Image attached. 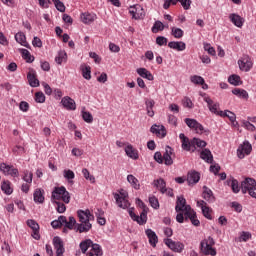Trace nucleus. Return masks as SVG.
Listing matches in <instances>:
<instances>
[{"mask_svg": "<svg viewBox=\"0 0 256 256\" xmlns=\"http://www.w3.org/2000/svg\"><path fill=\"white\" fill-rule=\"evenodd\" d=\"M77 215L80 224L76 225V231L79 233H87L91 231V227H93V225L90 224V221H95V216L91 214V211L89 209L78 210Z\"/></svg>", "mask_w": 256, "mask_h": 256, "instance_id": "obj_1", "label": "nucleus"}, {"mask_svg": "<svg viewBox=\"0 0 256 256\" xmlns=\"http://www.w3.org/2000/svg\"><path fill=\"white\" fill-rule=\"evenodd\" d=\"M213 245H215V240L213 239V237L209 236L203 239L200 242L201 253H203V255H211V256L217 255V250L213 248Z\"/></svg>", "mask_w": 256, "mask_h": 256, "instance_id": "obj_2", "label": "nucleus"}, {"mask_svg": "<svg viewBox=\"0 0 256 256\" xmlns=\"http://www.w3.org/2000/svg\"><path fill=\"white\" fill-rule=\"evenodd\" d=\"M52 199H54V201H63L65 203H69L71 201V195L65 186L55 187L52 192Z\"/></svg>", "mask_w": 256, "mask_h": 256, "instance_id": "obj_3", "label": "nucleus"}, {"mask_svg": "<svg viewBox=\"0 0 256 256\" xmlns=\"http://www.w3.org/2000/svg\"><path fill=\"white\" fill-rule=\"evenodd\" d=\"M242 193H249L250 197L256 199V181L253 178H246L241 183Z\"/></svg>", "mask_w": 256, "mask_h": 256, "instance_id": "obj_4", "label": "nucleus"}, {"mask_svg": "<svg viewBox=\"0 0 256 256\" xmlns=\"http://www.w3.org/2000/svg\"><path fill=\"white\" fill-rule=\"evenodd\" d=\"M184 121L187 127H189L190 129H193V131H195V133H198V135H203V133H209V130H205L203 125H201V123H199L195 119L186 118Z\"/></svg>", "mask_w": 256, "mask_h": 256, "instance_id": "obj_5", "label": "nucleus"}, {"mask_svg": "<svg viewBox=\"0 0 256 256\" xmlns=\"http://www.w3.org/2000/svg\"><path fill=\"white\" fill-rule=\"evenodd\" d=\"M238 66L240 71H245L247 73L248 71H251V68L253 67V61H251V57H249V55H243L238 60Z\"/></svg>", "mask_w": 256, "mask_h": 256, "instance_id": "obj_6", "label": "nucleus"}, {"mask_svg": "<svg viewBox=\"0 0 256 256\" xmlns=\"http://www.w3.org/2000/svg\"><path fill=\"white\" fill-rule=\"evenodd\" d=\"M165 245L174 251L175 253H181L185 249V245L179 241H173L171 238H167L164 240Z\"/></svg>", "mask_w": 256, "mask_h": 256, "instance_id": "obj_7", "label": "nucleus"}, {"mask_svg": "<svg viewBox=\"0 0 256 256\" xmlns=\"http://www.w3.org/2000/svg\"><path fill=\"white\" fill-rule=\"evenodd\" d=\"M202 97H204V101L207 103L209 111L214 113V115H219L221 117V111H219V103L214 102L211 97L207 96L206 94H203Z\"/></svg>", "mask_w": 256, "mask_h": 256, "instance_id": "obj_8", "label": "nucleus"}, {"mask_svg": "<svg viewBox=\"0 0 256 256\" xmlns=\"http://www.w3.org/2000/svg\"><path fill=\"white\" fill-rule=\"evenodd\" d=\"M128 213L131 219H133V221H137L139 225H144V223H147V211L145 209L142 210V212L140 213V216L135 214V212L133 211V208L128 209Z\"/></svg>", "mask_w": 256, "mask_h": 256, "instance_id": "obj_9", "label": "nucleus"}, {"mask_svg": "<svg viewBox=\"0 0 256 256\" xmlns=\"http://www.w3.org/2000/svg\"><path fill=\"white\" fill-rule=\"evenodd\" d=\"M0 171L4 175H10L11 177H19V170L12 165H7L6 163L0 164Z\"/></svg>", "mask_w": 256, "mask_h": 256, "instance_id": "obj_10", "label": "nucleus"}, {"mask_svg": "<svg viewBox=\"0 0 256 256\" xmlns=\"http://www.w3.org/2000/svg\"><path fill=\"white\" fill-rule=\"evenodd\" d=\"M129 13L132 15V19L139 20L145 18V10L141 7V5L131 6Z\"/></svg>", "mask_w": 256, "mask_h": 256, "instance_id": "obj_11", "label": "nucleus"}, {"mask_svg": "<svg viewBox=\"0 0 256 256\" xmlns=\"http://www.w3.org/2000/svg\"><path fill=\"white\" fill-rule=\"evenodd\" d=\"M252 150H253V147L251 146V143L245 141L242 145L238 147L237 155L239 159H244L245 155H249Z\"/></svg>", "mask_w": 256, "mask_h": 256, "instance_id": "obj_12", "label": "nucleus"}, {"mask_svg": "<svg viewBox=\"0 0 256 256\" xmlns=\"http://www.w3.org/2000/svg\"><path fill=\"white\" fill-rule=\"evenodd\" d=\"M185 219H190L192 225L195 227H199L201 225V222L199 219H197V213H195V210H192L191 207H186V212H184Z\"/></svg>", "mask_w": 256, "mask_h": 256, "instance_id": "obj_13", "label": "nucleus"}, {"mask_svg": "<svg viewBox=\"0 0 256 256\" xmlns=\"http://www.w3.org/2000/svg\"><path fill=\"white\" fill-rule=\"evenodd\" d=\"M53 245L56 251V256H63L65 253V246L63 245V240L59 236L53 238Z\"/></svg>", "mask_w": 256, "mask_h": 256, "instance_id": "obj_14", "label": "nucleus"}, {"mask_svg": "<svg viewBox=\"0 0 256 256\" xmlns=\"http://www.w3.org/2000/svg\"><path fill=\"white\" fill-rule=\"evenodd\" d=\"M61 104L65 109L68 111H75L77 109V104L75 103V100L69 96H65L61 100Z\"/></svg>", "mask_w": 256, "mask_h": 256, "instance_id": "obj_15", "label": "nucleus"}, {"mask_svg": "<svg viewBox=\"0 0 256 256\" xmlns=\"http://www.w3.org/2000/svg\"><path fill=\"white\" fill-rule=\"evenodd\" d=\"M187 200L184 199L183 196H178L177 197V202H176V212L179 213L182 211V213H187V207H191L190 205H186Z\"/></svg>", "mask_w": 256, "mask_h": 256, "instance_id": "obj_16", "label": "nucleus"}, {"mask_svg": "<svg viewBox=\"0 0 256 256\" xmlns=\"http://www.w3.org/2000/svg\"><path fill=\"white\" fill-rule=\"evenodd\" d=\"M229 20L231 21V23H233V25H235V27H238L239 29H241V27H243L245 23V18L241 17L239 14L236 13H231L229 15Z\"/></svg>", "mask_w": 256, "mask_h": 256, "instance_id": "obj_17", "label": "nucleus"}, {"mask_svg": "<svg viewBox=\"0 0 256 256\" xmlns=\"http://www.w3.org/2000/svg\"><path fill=\"white\" fill-rule=\"evenodd\" d=\"M179 139L182 143V149L184 151H193V140L189 141V138L185 134L181 133Z\"/></svg>", "mask_w": 256, "mask_h": 256, "instance_id": "obj_18", "label": "nucleus"}, {"mask_svg": "<svg viewBox=\"0 0 256 256\" xmlns=\"http://www.w3.org/2000/svg\"><path fill=\"white\" fill-rule=\"evenodd\" d=\"M150 131L151 133L157 135V137H160L161 139H163V137L167 135V132L165 131V126L163 125L154 124L151 126Z\"/></svg>", "mask_w": 256, "mask_h": 256, "instance_id": "obj_19", "label": "nucleus"}, {"mask_svg": "<svg viewBox=\"0 0 256 256\" xmlns=\"http://www.w3.org/2000/svg\"><path fill=\"white\" fill-rule=\"evenodd\" d=\"M114 199L116 201V204L120 209H129L131 207V204L129 203V200L127 198H119L118 193H114Z\"/></svg>", "mask_w": 256, "mask_h": 256, "instance_id": "obj_20", "label": "nucleus"}, {"mask_svg": "<svg viewBox=\"0 0 256 256\" xmlns=\"http://www.w3.org/2000/svg\"><path fill=\"white\" fill-rule=\"evenodd\" d=\"M125 153L130 159H139V151H137V149H135L131 144H128L125 147Z\"/></svg>", "mask_w": 256, "mask_h": 256, "instance_id": "obj_21", "label": "nucleus"}, {"mask_svg": "<svg viewBox=\"0 0 256 256\" xmlns=\"http://www.w3.org/2000/svg\"><path fill=\"white\" fill-rule=\"evenodd\" d=\"M168 47L170 49H174V51H185L187 49V45L183 41H172L168 43Z\"/></svg>", "mask_w": 256, "mask_h": 256, "instance_id": "obj_22", "label": "nucleus"}, {"mask_svg": "<svg viewBox=\"0 0 256 256\" xmlns=\"http://www.w3.org/2000/svg\"><path fill=\"white\" fill-rule=\"evenodd\" d=\"M148 239H149V243L152 247H157V243L159 242V238L157 237V234L155 233V231L151 230V229H147L145 231Z\"/></svg>", "mask_w": 256, "mask_h": 256, "instance_id": "obj_23", "label": "nucleus"}, {"mask_svg": "<svg viewBox=\"0 0 256 256\" xmlns=\"http://www.w3.org/2000/svg\"><path fill=\"white\" fill-rule=\"evenodd\" d=\"M87 256H101L103 255V250L99 244H92L90 250L86 253Z\"/></svg>", "mask_w": 256, "mask_h": 256, "instance_id": "obj_24", "label": "nucleus"}, {"mask_svg": "<svg viewBox=\"0 0 256 256\" xmlns=\"http://www.w3.org/2000/svg\"><path fill=\"white\" fill-rule=\"evenodd\" d=\"M80 19L82 23H85V25H89V23H93V21L97 19V16L95 14L85 12L81 14Z\"/></svg>", "mask_w": 256, "mask_h": 256, "instance_id": "obj_25", "label": "nucleus"}, {"mask_svg": "<svg viewBox=\"0 0 256 256\" xmlns=\"http://www.w3.org/2000/svg\"><path fill=\"white\" fill-rule=\"evenodd\" d=\"M77 225V220H75V217L70 216L67 220V217H65V222H63L64 226V232L67 231V229H74V227Z\"/></svg>", "mask_w": 256, "mask_h": 256, "instance_id": "obj_26", "label": "nucleus"}, {"mask_svg": "<svg viewBox=\"0 0 256 256\" xmlns=\"http://www.w3.org/2000/svg\"><path fill=\"white\" fill-rule=\"evenodd\" d=\"M199 179H201V176L198 172L192 171L188 173L187 182L189 185H195V183H199Z\"/></svg>", "mask_w": 256, "mask_h": 256, "instance_id": "obj_27", "label": "nucleus"}, {"mask_svg": "<svg viewBox=\"0 0 256 256\" xmlns=\"http://www.w3.org/2000/svg\"><path fill=\"white\" fill-rule=\"evenodd\" d=\"M171 155H173V149L171 147H166V151L163 154V161L166 165H173V158H171Z\"/></svg>", "mask_w": 256, "mask_h": 256, "instance_id": "obj_28", "label": "nucleus"}, {"mask_svg": "<svg viewBox=\"0 0 256 256\" xmlns=\"http://www.w3.org/2000/svg\"><path fill=\"white\" fill-rule=\"evenodd\" d=\"M15 40L17 41V43L22 45V47H27V49H29V43H27V38L25 37L24 33L22 32L16 33Z\"/></svg>", "mask_w": 256, "mask_h": 256, "instance_id": "obj_29", "label": "nucleus"}, {"mask_svg": "<svg viewBox=\"0 0 256 256\" xmlns=\"http://www.w3.org/2000/svg\"><path fill=\"white\" fill-rule=\"evenodd\" d=\"M203 189V198L205 201H208V203H214L215 196H213V191H211V189L207 188L206 186H204Z\"/></svg>", "mask_w": 256, "mask_h": 256, "instance_id": "obj_30", "label": "nucleus"}, {"mask_svg": "<svg viewBox=\"0 0 256 256\" xmlns=\"http://www.w3.org/2000/svg\"><path fill=\"white\" fill-rule=\"evenodd\" d=\"M127 181L136 191H139V189H141V184H139V180L135 176H133V174H129L127 176Z\"/></svg>", "mask_w": 256, "mask_h": 256, "instance_id": "obj_31", "label": "nucleus"}, {"mask_svg": "<svg viewBox=\"0 0 256 256\" xmlns=\"http://www.w3.org/2000/svg\"><path fill=\"white\" fill-rule=\"evenodd\" d=\"M200 157L203 161H206V163H213V154H211V150L209 149L202 150Z\"/></svg>", "mask_w": 256, "mask_h": 256, "instance_id": "obj_32", "label": "nucleus"}, {"mask_svg": "<svg viewBox=\"0 0 256 256\" xmlns=\"http://www.w3.org/2000/svg\"><path fill=\"white\" fill-rule=\"evenodd\" d=\"M154 187H157L161 193H167V184L165 183V180L162 178L154 180L153 182Z\"/></svg>", "mask_w": 256, "mask_h": 256, "instance_id": "obj_33", "label": "nucleus"}, {"mask_svg": "<svg viewBox=\"0 0 256 256\" xmlns=\"http://www.w3.org/2000/svg\"><path fill=\"white\" fill-rule=\"evenodd\" d=\"M137 73L138 75H140V77H142L143 79H147L148 81H153L154 79L153 74H151V72H149V70L145 68H138Z\"/></svg>", "mask_w": 256, "mask_h": 256, "instance_id": "obj_34", "label": "nucleus"}, {"mask_svg": "<svg viewBox=\"0 0 256 256\" xmlns=\"http://www.w3.org/2000/svg\"><path fill=\"white\" fill-rule=\"evenodd\" d=\"M27 79L30 87H39V80L37 79L35 73L29 72L27 75Z\"/></svg>", "mask_w": 256, "mask_h": 256, "instance_id": "obj_35", "label": "nucleus"}, {"mask_svg": "<svg viewBox=\"0 0 256 256\" xmlns=\"http://www.w3.org/2000/svg\"><path fill=\"white\" fill-rule=\"evenodd\" d=\"M145 105H146L147 115L149 117H153L155 115V112L153 111V107H155V100H146Z\"/></svg>", "mask_w": 256, "mask_h": 256, "instance_id": "obj_36", "label": "nucleus"}, {"mask_svg": "<svg viewBox=\"0 0 256 256\" xmlns=\"http://www.w3.org/2000/svg\"><path fill=\"white\" fill-rule=\"evenodd\" d=\"M93 241L91 239L84 240L80 243L81 252L87 254V250L91 249Z\"/></svg>", "mask_w": 256, "mask_h": 256, "instance_id": "obj_37", "label": "nucleus"}, {"mask_svg": "<svg viewBox=\"0 0 256 256\" xmlns=\"http://www.w3.org/2000/svg\"><path fill=\"white\" fill-rule=\"evenodd\" d=\"M33 197L36 203H44L45 201V196H43V190L41 189H36L34 191Z\"/></svg>", "mask_w": 256, "mask_h": 256, "instance_id": "obj_38", "label": "nucleus"}, {"mask_svg": "<svg viewBox=\"0 0 256 256\" xmlns=\"http://www.w3.org/2000/svg\"><path fill=\"white\" fill-rule=\"evenodd\" d=\"M233 95H236L240 99H249V93L244 89L236 88L232 91Z\"/></svg>", "mask_w": 256, "mask_h": 256, "instance_id": "obj_39", "label": "nucleus"}, {"mask_svg": "<svg viewBox=\"0 0 256 256\" xmlns=\"http://www.w3.org/2000/svg\"><path fill=\"white\" fill-rule=\"evenodd\" d=\"M21 55L23 59H25L26 63H33L35 61V58L31 56V52L27 49H20Z\"/></svg>", "mask_w": 256, "mask_h": 256, "instance_id": "obj_40", "label": "nucleus"}, {"mask_svg": "<svg viewBox=\"0 0 256 256\" xmlns=\"http://www.w3.org/2000/svg\"><path fill=\"white\" fill-rule=\"evenodd\" d=\"M195 147H207V142H205L204 140H201L199 138H193L192 139V151H195Z\"/></svg>", "mask_w": 256, "mask_h": 256, "instance_id": "obj_41", "label": "nucleus"}, {"mask_svg": "<svg viewBox=\"0 0 256 256\" xmlns=\"http://www.w3.org/2000/svg\"><path fill=\"white\" fill-rule=\"evenodd\" d=\"M63 177L67 179L68 183H73V180L75 179V172L65 169L63 171Z\"/></svg>", "mask_w": 256, "mask_h": 256, "instance_id": "obj_42", "label": "nucleus"}, {"mask_svg": "<svg viewBox=\"0 0 256 256\" xmlns=\"http://www.w3.org/2000/svg\"><path fill=\"white\" fill-rule=\"evenodd\" d=\"M55 61L58 65H61L63 61H67V53L63 50H60L58 55L55 57Z\"/></svg>", "mask_w": 256, "mask_h": 256, "instance_id": "obj_43", "label": "nucleus"}, {"mask_svg": "<svg viewBox=\"0 0 256 256\" xmlns=\"http://www.w3.org/2000/svg\"><path fill=\"white\" fill-rule=\"evenodd\" d=\"M63 223H65V216H59L57 220L51 222V225L53 229H59V227L63 226Z\"/></svg>", "mask_w": 256, "mask_h": 256, "instance_id": "obj_44", "label": "nucleus"}, {"mask_svg": "<svg viewBox=\"0 0 256 256\" xmlns=\"http://www.w3.org/2000/svg\"><path fill=\"white\" fill-rule=\"evenodd\" d=\"M227 184L230 185L233 193H239V182L235 179H230L227 181Z\"/></svg>", "mask_w": 256, "mask_h": 256, "instance_id": "obj_45", "label": "nucleus"}, {"mask_svg": "<svg viewBox=\"0 0 256 256\" xmlns=\"http://www.w3.org/2000/svg\"><path fill=\"white\" fill-rule=\"evenodd\" d=\"M190 81L191 83H193L194 85H204L205 83V79H203V77L199 76V75H193L190 77Z\"/></svg>", "mask_w": 256, "mask_h": 256, "instance_id": "obj_46", "label": "nucleus"}, {"mask_svg": "<svg viewBox=\"0 0 256 256\" xmlns=\"http://www.w3.org/2000/svg\"><path fill=\"white\" fill-rule=\"evenodd\" d=\"M220 117H228L230 121H235V119H237V116L235 115V113L229 110L220 111Z\"/></svg>", "mask_w": 256, "mask_h": 256, "instance_id": "obj_47", "label": "nucleus"}, {"mask_svg": "<svg viewBox=\"0 0 256 256\" xmlns=\"http://www.w3.org/2000/svg\"><path fill=\"white\" fill-rule=\"evenodd\" d=\"M82 174L84 179H86L87 181H90V183H95V176L91 175V173H89V170L87 168L82 169Z\"/></svg>", "mask_w": 256, "mask_h": 256, "instance_id": "obj_48", "label": "nucleus"}, {"mask_svg": "<svg viewBox=\"0 0 256 256\" xmlns=\"http://www.w3.org/2000/svg\"><path fill=\"white\" fill-rule=\"evenodd\" d=\"M171 31H172V35H173V37H175V39H181V37H183V35H184V32L181 28L172 27Z\"/></svg>", "mask_w": 256, "mask_h": 256, "instance_id": "obj_49", "label": "nucleus"}, {"mask_svg": "<svg viewBox=\"0 0 256 256\" xmlns=\"http://www.w3.org/2000/svg\"><path fill=\"white\" fill-rule=\"evenodd\" d=\"M1 189L6 195H11V193H13V189L11 188L9 182H3L1 185Z\"/></svg>", "mask_w": 256, "mask_h": 256, "instance_id": "obj_50", "label": "nucleus"}, {"mask_svg": "<svg viewBox=\"0 0 256 256\" xmlns=\"http://www.w3.org/2000/svg\"><path fill=\"white\" fill-rule=\"evenodd\" d=\"M163 29H165V26L163 25V22L156 21L155 24L152 27V32L153 33H159V31H163Z\"/></svg>", "mask_w": 256, "mask_h": 256, "instance_id": "obj_51", "label": "nucleus"}, {"mask_svg": "<svg viewBox=\"0 0 256 256\" xmlns=\"http://www.w3.org/2000/svg\"><path fill=\"white\" fill-rule=\"evenodd\" d=\"M82 76L84 79H87L89 81L91 79V67L90 66H85L82 68Z\"/></svg>", "mask_w": 256, "mask_h": 256, "instance_id": "obj_52", "label": "nucleus"}, {"mask_svg": "<svg viewBox=\"0 0 256 256\" xmlns=\"http://www.w3.org/2000/svg\"><path fill=\"white\" fill-rule=\"evenodd\" d=\"M241 81V77H239V75H231L229 78H228V82L231 84V85H239Z\"/></svg>", "mask_w": 256, "mask_h": 256, "instance_id": "obj_53", "label": "nucleus"}, {"mask_svg": "<svg viewBox=\"0 0 256 256\" xmlns=\"http://www.w3.org/2000/svg\"><path fill=\"white\" fill-rule=\"evenodd\" d=\"M82 119H84L86 123H93V115L89 112L82 111Z\"/></svg>", "mask_w": 256, "mask_h": 256, "instance_id": "obj_54", "label": "nucleus"}, {"mask_svg": "<svg viewBox=\"0 0 256 256\" xmlns=\"http://www.w3.org/2000/svg\"><path fill=\"white\" fill-rule=\"evenodd\" d=\"M149 203L153 209H159V200L155 196L149 197Z\"/></svg>", "mask_w": 256, "mask_h": 256, "instance_id": "obj_55", "label": "nucleus"}, {"mask_svg": "<svg viewBox=\"0 0 256 256\" xmlns=\"http://www.w3.org/2000/svg\"><path fill=\"white\" fill-rule=\"evenodd\" d=\"M23 181L26 183H33V173L26 170L24 172Z\"/></svg>", "mask_w": 256, "mask_h": 256, "instance_id": "obj_56", "label": "nucleus"}, {"mask_svg": "<svg viewBox=\"0 0 256 256\" xmlns=\"http://www.w3.org/2000/svg\"><path fill=\"white\" fill-rule=\"evenodd\" d=\"M36 103H45V94L43 92H37L35 94Z\"/></svg>", "mask_w": 256, "mask_h": 256, "instance_id": "obj_57", "label": "nucleus"}, {"mask_svg": "<svg viewBox=\"0 0 256 256\" xmlns=\"http://www.w3.org/2000/svg\"><path fill=\"white\" fill-rule=\"evenodd\" d=\"M167 38L165 36H158L156 38V44L159 45V47H163V45H167Z\"/></svg>", "mask_w": 256, "mask_h": 256, "instance_id": "obj_58", "label": "nucleus"}, {"mask_svg": "<svg viewBox=\"0 0 256 256\" xmlns=\"http://www.w3.org/2000/svg\"><path fill=\"white\" fill-rule=\"evenodd\" d=\"M27 225L28 227H30V229H32L33 231H39V224H37L35 222V220H28L27 221Z\"/></svg>", "mask_w": 256, "mask_h": 256, "instance_id": "obj_59", "label": "nucleus"}, {"mask_svg": "<svg viewBox=\"0 0 256 256\" xmlns=\"http://www.w3.org/2000/svg\"><path fill=\"white\" fill-rule=\"evenodd\" d=\"M204 50L207 51V53H208L209 55L214 56V55L216 54L215 48H213V47L211 46V44L205 43V44H204Z\"/></svg>", "mask_w": 256, "mask_h": 256, "instance_id": "obj_60", "label": "nucleus"}, {"mask_svg": "<svg viewBox=\"0 0 256 256\" xmlns=\"http://www.w3.org/2000/svg\"><path fill=\"white\" fill-rule=\"evenodd\" d=\"M182 104H183V107H187L188 109L193 108V102L189 98H187V97H185L182 100Z\"/></svg>", "mask_w": 256, "mask_h": 256, "instance_id": "obj_61", "label": "nucleus"}, {"mask_svg": "<svg viewBox=\"0 0 256 256\" xmlns=\"http://www.w3.org/2000/svg\"><path fill=\"white\" fill-rule=\"evenodd\" d=\"M202 213L204 215V217H206V219H212L211 217V209L209 207H203L202 208Z\"/></svg>", "mask_w": 256, "mask_h": 256, "instance_id": "obj_62", "label": "nucleus"}, {"mask_svg": "<svg viewBox=\"0 0 256 256\" xmlns=\"http://www.w3.org/2000/svg\"><path fill=\"white\" fill-rule=\"evenodd\" d=\"M250 239H251V233L249 232H242V234L240 235V241L247 242Z\"/></svg>", "mask_w": 256, "mask_h": 256, "instance_id": "obj_63", "label": "nucleus"}, {"mask_svg": "<svg viewBox=\"0 0 256 256\" xmlns=\"http://www.w3.org/2000/svg\"><path fill=\"white\" fill-rule=\"evenodd\" d=\"M243 127H245V129H247L248 131H255V125L251 124V122L249 121H244L243 122Z\"/></svg>", "mask_w": 256, "mask_h": 256, "instance_id": "obj_64", "label": "nucleus"}]
</instances>
